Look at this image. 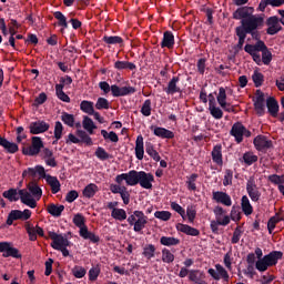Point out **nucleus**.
Masks as SVG:
<instances>
[{
	"mask_svg": "<svg viewBox=\"0 0 284 284\" xmlns=\"http://www.w3.org/2000/svg\"><path fill=\"white\" fill-rule=\"evenodd\" d=\"M99 88L102 90L104 94H112V97L119 98V97H131V94H136V88L131 85L125 87H119L116 84H113L110 87V83L105 81L99 82Z\"/></svg>",
	"mask_w": 284,
	"mask_h": 284,
	"instance_id": "1",
	"label": "nucleus"
},
{
	"mask_svg": "<svg viewBox=\"0 0 284 284\" xmlns=\"http://www.w3.org/2000/svg\"><path fill=\"white\" fill-rule=\"evenodd\" d=\"M49 239H51V241H52L51 247H53V250L61 252L62 256H64V258H68V256H70L72 258V255L70 254V251L68 250V247H72V242H70L62 234H57L55 232H52V231L49 232Z\"/></svg>",
	"mask_w": 284,
	"mask_h": 284,
	"instance_id": "2",
	"label": "nucleus"
},
{
	"mask_svg": "<svg viewBox=\"0 0 284 284\" xmlns=\"http://www.w3.org/2000/svg\"><path fill=\"white\" fill-rule=\"evenodd\" d=\"M241 23L246 34H251L254 41H261V32H258V30H261V28L265 26V19L263 17L251 18L248 20H241Z\"/></svg>",
	"mask_w": 284,
	"mask_h": 284,
	"instance_id": "3",
	"label": "nucleus"
},
{
	"mask_svg": "<svg viewBox=\"0 0 284 284\" xmlns=\"http://www.w3.org/2000/svg\"><path fill=\"white\" fill-rule=\"evenodd\" d=\"M126 221L129 225H133V231L138 233L143 232V230H145V225H148V216L143 211H134Z\"/></svg>",
	"mask_w": 284,
	"mask_h": 284,
	"instance_id": "4",
	"label": "nucleus"
},
{
	"mask_svg": "<svg viewBox=\"0 0 284 284\" xmlns=\"http://www.w3.org/2000/svg\"><path fill=\"white\" fill-rule=\"evenodd\" d=\"M37 170L40 179H45V182L50 185L52 194H59V192H61V182H59V179L57 176L45 174V168L42 165H37Z\"/></svg>",
	"mask_w": 284,
	"mask_h": 284,
	"instance_id": "5",
	"label": "nucleus"
},
{
	"mask_svg": "<svg viewBox=\"0 0 284 284\" xmlns=\"http://www.w3.org/2000/svg\"><path fill=\"white\" fill-rule=\"evenodd\" d=\"M140 175L141 171L131 170L128 173H121L116 175L115 183H118V185H121V183L125 181L126 185L134 187V185H139Z\"/></svg>",
	"mask_w": 284,
	"mask_h": 284,
	"instance_id": "6",
	"label": "nucleus"
},
{
	"mask_svg": "<svg viewBox=\"0 0 284 284\" xmlns=\"http://www.w3.org/2000/svg\"><path fill=\"white\" fill-rule=\"evenodd\" d=\"M230 135L234 136L236 143H243V136L250 139L252 131L247 130L242 122H235L231 128Z\"/></svg>",
	"mask_w": 284,
	"mask_h": 284,
	"instance_id": "7",
	"label": "nucleus"
},
{
	"mask_svg": "<svg viewBox=\"0 0 284 284\" xmlns=\"http://www.w3.org/2000/svg\"><path fill=\"white\" fill-rule=\"evenodd\" d=\"M261 19V16L254 14L253 7H240L233 12V19L236 21H250V19Z\"/></svg>",
	"mask_w": 284,
	"mask_h": 284,
	"instance_id": "8",
	"label": "nucleus"
},
{
	"mask_svg": "<svg viewBox=\"0 0 284 284\" xmlns=\"http://www.w3.org/2000/svg\"><path fill=\"white\" fill-rule=\"evenodd\" d=\"M181 81V74L174 75L166 84V87L163 88V91L169 97H173V94H183V88L179 85Z\"/></svg>",
	"mask_w": 284,
	"mask_h": 284,
	"instance_id": "9",
	"label": "nucleus"
},
{
	"mask_svg": "<svg viewBox=\"0 0 284 284\" xmlns=\"http://www.w3.org/2000/svg\"><path fill=\"white\" fill-rule=\"evenodd\" d=\"M254 110L257 116L265 115V93L261 90H256L255 98H253Z\"/></svg>",
	"mask_w": 284,
	"mask_h": 284,
	"instance_id": "10",
	"label": "nucleus"
},
{
	"mask_svg": "<svg viewBox=\"0 0 284 284\" xmlns=\"http://www.w3.org/2000/svg\"><path fill=\"white\" fill-rule=\"evenodd\" d=\"M246 192L253 201V203H258L261 201V191L258 190V186L256 185V181L254 178H250L246 182Z\"/></svg>",
	"mask_w": 284,
	"mask_h": 284,
	"instance_id": "11",
	"label": "nucleus"
},
{
	"mask_svg": "<svg viewBox=\"0 0 284 284\" xmlns=\"http://www.w3.org/2000/svg\"><path fill=\"white\" fill-rule=\"evenodd\" d=\"M253 144L255 146V150L258 152H267V150H272L274 148V143L272 140H267V136L265 135H257L253 140Z\"/></svg>",
	"mask_w": 284,
	"mask_h": 284,
	"instance_id": "12",
	"label": "nucleus"
},
{
	"mask_svg": "<svg viewBox=\"0 0 284 284\" xmlns=\"http://www.w3.org/2000/svg\"><path fill=\"white\" fill-rule=\"evenodd\" d=\"M266 26V34H270L271 37H274V34H278V32L283 30V26H281V20L276 16L267 18Z\"/></svg>",
	"mask_w": 284,
	"mask_h": 284,
	"instance_id": "13",
	"label": "nucleus"
},
{
	"mask_svg": "<svg viewBox=\"0 0 284 284\" xmlns=\"http://www.w3.org/2000/svg\"><path fill=\"white\" fill-rule=\"evenodd\" d=\"M0 253L2 254L3 258H21V254L19 253L18 248L12 247V244L9 242H0Z\"/></svg>",
	"mask_w": 284,
	"mask_h": 284,
	"instance_id": "14",
	"label": "nucleus"
},
{
	"mask_svg": "<svg viewBox=\"0 0 284 284\" xmlns=\"http://www.w3.org/2000/svg\"><path fill=\"white\" fill-rule=\"evenodd\" d=\"M212 200L215 201V203H221L222 205H225L226 207H232V196L223 191H213L212 193Z\"/></svg>",
	"mask_w": 284,
	"mask_h": 284,
	"instance_id": "15",
	"label": "nucleus"
},
{
	"mask_svg": "<svg viewBox=\"0 0 284 284\" xmlns=\"http://www.w3.org/2000/svg\"><path fill=\"white\" fill-rule=\"evenodd\" d=\"M30 134H43L50 130V123L43 120L31 122L29 125Z\"/></svg>",
	"mask_w": 284,
	"mask_h": 284,
	"instance_id": "16",
	"label": "nucleus"
},
{
	"mask_svg": "<svg viewBox=\"0 0 284 284\" xmlns=\"http://www.w3.org/2000/svg\"><path fill=\"white\" fill-rule=\"evenodd\" d=\"M152 183H154V175L145 171H140L139 184L143 190H152Z\"/></svg>",
	"mask_w": 284,
	"mask_h": 284,
	"instance_id": "17",
	"label": "nucleus"
},
{
	"mask_svg": "<svg viewBox=\"0 0 284 284\" xmlns=\"http://www.w3.org/2000/svg\"><path fill=\"white\" fill-rule=\"evenodd\" d=\"M18 194L23 205H28V207H31V210H34V207H37V200H34V197H32V194H30L28 191L19 190Z\"/></svg>",
	"mask_w": 284,
	"mask_h": 284,
	"instance_id": "18",
	"label": "nucleus"
},
{
	"mask_svg": "<svg viewBox=\"0 0 284 284\" xmlns=\"http://www.w3.org/2000/svg\"><path fill=\"white\" fill-rule=\"evenodd\" d=\"M263 258L265 260L268 267H274V265H277L278 261L283 258V252L272 251L268 254L264 255Z\"/></svg>",
	"mask_w": 284,
	"mask_h": 284,
	"instance_id": "19",
	"label": "nucleus"
},
{
	"mask_svg": "<svg viewBox=\"0 0 284 284\" xmlns=\"http://www.w3.org/2000/svg\"><path fill=\"white\" fill-rule=\"evenodd\" d=\"M266 48L267 45L265 44V42L263 40H258L256 41L255 44H245L244 51L247 54H254V53L263 52L264 50H266Z\"/></svg>",
	"mask_w": 284,
	"mask_h": 284,
	"instance_id": "20",
	"label": "nucleus"
},
{
	"mask_svg": "<svg viewBox=\"0 0 284 284\" xmlns=\"http://www.w3.org/2000/svg\"><path fill=\"white\" fill-rule=\"evenodd\" d=\"M212 161L220 168H223V146L216 144L211 152Z\"/></svg>",
	"mask_w": 284,
	"mask_h": 284,
	"instance_id": "21",
	"label": "nucleus"
},
{
	"mask_svg": "<svg viewBox=\"0 0 284 284\" xmlns=\"http://www.w3.org/2000/svg\"><path fill=\"white\" fill-rule=\"evenodd\" d=\"M235 34L239 38L235 50H243V45H245V39H247V33L243 27V23L235 28Z\"/></svg>",
	"mask_w": 284,
	"mask_h": 284,
	"instance_id": "22",
	"label": "nucleus"
},
{
	"mask_svg": "<svg viewBox=\"0 0 284 284\" xmlns=\"http://www.w3.org/2000/svg\"><path fill=\"white\" fill-rule=\"evenodd\" d=\"M0 146L6 150L8 154H17V151L19 150V144L14 142L8 141L4 136L0 135Z\"/></svg>",
	"mask_w": 284,
	"mask_h": 284,
	"instance_id": "23",
	"label": "nucleus"
},
{
	"mask_svg": "<svg viewBox=\"0 0 284 284\" xmlns=\"http://www.w3.org/2000/svg\"><path fill=\"white\" fill-rule=\"evenodd\" d=\"M151 130H152L154 136H159V139H174V132H172L165 128L152 125Z\"/></svg>",
	"mask_w": 284,
	"mask_h": 284,
	"instance_id": "24",
	"label": "nucleus"
},
{
	"mask_svg": "<svg viewBox=\"0 0 284 284\" xmlns=\"http://www.w3.org/2000/svg\"><path fill=\"white\" fill-rule=\"evenodd\" d=\"M266 108L268 114L273 116V119H276L278 116V101H276V98L270 97L266 99Z\"/></svg>",
	"mask_w": 284,
	"mask_h": 284,
	"instance_id": "25",
	"label": "nucleus"
},
{
	"mask_svg": "<svg viewBox=\"0 0 284 284\" xmlns=\"http://www.w3.org/2000/svg\"><path fill=\"white\" fill-rule=\"evenodd\" d=\"M174 33L172 31H164L163 38L161 41V48H168V50H172L174 48Z\"/></svg>",
	"mask_w": 284,
	"mask_h": 284,
	"instance_id": "26",
	"label": "nucleus"
},
{
	"mask_svg": "<svg viewBox=\"0 0 284 284\" xmlns=\"http://www.w3.org/2000/svg\"><path fill=\"white\" fill-rule=\"evenodd\" d=\"M79 234L81 239H84V241H90L91 243H99L101 241V237L99 235H95L94 232H91L87 227H83L79 231Z\"/></svg>",
	"mask_w": 284,
	"mask_h": 284,
	"instance_id": "27",
	"label": "nucleus"
},
{
	"mask_svg": "<svg viewBox=\"0 0 284 284\" xmlns=\"http://www.w3.org/2000/svg\"><path fill=\"white\" fill-rule=\"evenodd\" d=\"M178 232H182L183 234H186L187 236H199L201 234V231L199 229L192 227L187 224L179 223L176 225Z\"/></svg>",
	"mask_w": 284,
	"mask_h": 284,
	"instance_id": "28",
	"label": "nucleus"
},
{
	"mask_svg": "<svg viewBox=\"0 0 284 284\" xmlns=\"http://www.w3.org/2000/svg\"><path fill=\"white\" fill-rule=\"evenodd\" d=\"M145 154V146L143 144V135H138L135 140V158L138 161H143V156Z\"/></svg>",
	"mask_w": 284,
	"mask_h": 284,
	"instance_id": "29",
	"label": "nucleus"
},
{
	"mask_svg": "<svg viewBox=\"0 0 284 284\" xmlns=\"http://www.w3.org/2000/svg\"><path fill=\"white\" fill-rule=\"evenodd\" d=\"M63 210H65V206L63 204L51 203L47 206V212L51 214V216H54L55 219H59V216L63 214Z\"/></svg>",
	"mask_w": 284,
	"mask_h": 284,
	"instance_id": "30",
	"label": "nucleus"
},
{
	"mask_svg": "<svg viewBox=\"0 0 284 284\" xmlns=\"http://www.w3.org/2000/svg\"><path fill=\"white\" fill-rule=\"evenodd\" d=\"M75 135L79 139L80 144L84 143V145H88V146L94 145V142L92 141V138L90 136V134H88V132L83 130H77Z\"/></svg>",
	"mask_w": 284,
	"mask_h": 284,
	"instance_id": "31",
	"label": "nucleus"
},
{
	"mask_svg": "<svg viewBox=\"0 0 284 284\" xmlns=\"http://www.w3.org/2000/svg\"><path fill=\"white\" fill-rule=\"evenodd\" d=\"M102 41L106 43V45H120V48H123V38L119 36H104Z\"/></svg>",
	"mask_w": 284,
	"mask_h": 284,
	"instance_id": "32",
	"label": "nucleus"
},
{
	"mask_svg": "<svg viewBox=\"0 0 284 284\" xmlns=\"http://www.w3.org/2000/svg\"><path fill=\"white\" fill-rule=\"evenodd\" d=\"M241 207L245 216H250L254 212V207L250 203V197H247V195L242 196Z\"/></svg>",
	"mask_w": 284,
	"mask_h": 284,
	"instance_id": "33",
	"label": "nucleus"
},
{
	"mask_svg": "<svg viewBox=\"0 0 284 284\" xmlns=\"http://www.w3.org/2000/svg\"><path fill=\"white\" fill-rule=\"evenodd\" d=\"M219 225H223L224 227L225 225H230V216L224 215L222 221H211L210 227L213 234H219Z\"/></svg>",
	"mask_w": 284,
	"mask_h": 284,
	"instance_id": "34",
	"label": "nucleus"
},
{
	"mask_svg": "<svg viewBox=\"0 0 284 284\" xmlns=\"http://www.w3.org/2000/svg\"><path fill=\"white\" fill-rule=\"evenodd\" d=\"M80 110L84 114H89V116H92V114H94V102L88 101V100H83L80 103Z\"/></svg>",
	"mask_w": 284,
	"mask_h": 284,
	"instance_id": "35",
	"label": "nucleus"
},
{
	"mask_svg": "<svg viewBox=\"0 0 284 284\" xmlns=\"http://www.w3.org/2000/svg\"><path fill=\"white\" fill-rule=\"evenodd\" d=\"M155 254H156V246H154V244H146L143 247L142 256H144L146 261H151L152 258H154Z\"/></svg>",
	"mask_w": 284,
	"mask_h": 284,
	"instance_id": "36",
	"label": "nucleus"
},
{
	"mask_svg": "<svg viewBox=\"0 0 284 284\" xmlns=\"http://www.w3.org/2000/svg\"><path fill=\"white\" fill-rule=\"evenodd\" d=\"M97 192H99V186L94 183H90L83 189L82 194L85 199H92Z\"/></svg>",
	"mask_w": 284,
	"mask_h": 284,
	"instance_id": "37",
	"label": "nucleus"
},
{
	"mask_svg": "<svg viewBox=\"0 0 284 284\" xmlns=\"http://www.w3.org/2000/svg\"><path fill=\"white\" fill-rule=\"evenodd\" d=\"M28 190L36 199H41V196H43V190H41V186H39L37 182H30L28 184Z\"/></svg>",
	"mask_w": 284,
	"mask_h": 284,
	"instance_id": "38",
	"label": "nucleus"
},
{
	"mask_svg": "<svg viewBox=\"0 0 284 284\" xmlns=\"http://www.w3.org/2000/svg\"><path fill=\"white\" fill-rule=\"evenodd\" d=\"M145 152L153 159V161H161V155H159V152L154 150V144L152 142H145Z\"/></svg>",
	"mask_w": 284,
	"mask_h": 284,
	"instance_id": "39",
	"label": "nucleus"
},
{
	"mask_svg": "<svg viewBox=\"0 0 284 284\" xmlns=\"http://www.w3.org/2000/svg\"><path fill=\"white\" fill-rule=\"evenodd\" d=\"M82 128L87 130L89 134H94V130H97V126L94 125V121H92L91 118L88 115L83 116Z\"/></svg>",
	"mask_w": 284,
	"mask_h": 284,
	"instance_id": "40",
	"label": "nucleus"
},
{
	"mask_svg": "<svg viewBox=\"0 0 284 284\" xmlns=\"http://www.w3.org/2000/svg\"><path fill=\"white\" fill-rule=\"evenodd\" d=\"M2 196L4 199H8V201H10V203H14L17 201H19V191H17V189H9L7 191H4L2 193Z\"/></svg>",
	"mask_w": 284,
	"mask_h": 284,
	"instance_id": "41",
	"label": "nucleus"
},
{
	"mask_svg": "<svg viewBox=\"0 0 284 284\" xmlns=\"http://www.w3.org/2000/svg\"><path fill=\"white\" fill-rule=\"evenodd\" d=\"M55 95L63 103H70V95L63 92V84H55Z\"/></svg>",
	"mask_w": 284,
	"mask_h": 284,
	"instance_id": "42",
	"label": "nucleus"
},
{
	"mask_svg": "<svg viewBox=\"0 0 284 284\" xmlns=\"http://www.w3.org/2000/svg\"><path fill=\"white\" fill-rule=\"evenodd\" d=\"M114 68L115 70H134L136 64L130 61H115Z\"/></svg>",
	"mask_w": 284,
	"mask_h": 284,
	"instance_id": "43",
	"label": "nucleus"
},
{
	"mask_svg": "<svg viewBox=\"0 0 284 284\" xmlns=\"http://www.w3.org/2000/svg\"><path fill=\"white\" fill-rule=\"evenodd\" d=\"M161 245H164L165 247H172L174 245H179L181 243V240L176 237H170V236H162L160 239Z\"/></svg>",
	"mask_w": 284,
	"mask_h": 284,
	"instance_id": "44",
	"label": "nucleus"
},
{
	"mask_svg": "<svg viewBox=\"0 0 284 284\" xmlns=\"http://www.w3.org/2000/svg\"><path fill=\"white\" fill-rule=\"evenodd\" d=\"M21 210H12L7 217V225H12L14 221H22Z\"/></svg>",
	"mask_w": 284,
	"mask_h": 284,
	"instance_id": "45",
	"label": "nucleus"
},
{
	"mask_svg": "<svg viewBox=\"0 0 284 284\" xmlns=\"http://www.w3.org/2000/svg\"><path fill=\"white\" fill-rule=\"evenodd\" d=\"M54 19L58 20V26L63 29H68V18L61 11H55L53 13Z\"/></svg>",
	"mask_w": 284,
	"mask_h": 284,
	"instance_id": "46",
	"label": "nucleus"
},
{
	"mask_svg": "<svg viewBox=\"0 0 284 284\" xmlns=\"http://www.w3.org/2000/svg\"><path fill=\"white\" fill-rule=\"evenodd\" d=\"M94 154L99 161H108V159H112V155L108 153L103 146H98Z\"/></svg>",
	"mask_w": 284,
	"mask_h": 284,
	"instance_id": "47",
	"label": "nucleus"
},
{
	"mask_svg": "<svg viewBox=\"0 0 284 284\" xmlns=\"http://www.w3.org/2000/svg\"><path fill=\"white\" fill-rule=\"evenodd\" d=\"M111 216L115 221H125V219H128V213L123 209H113Z\"/></svg>",
	"mask_w": 284,
	"mask_h": 284,
	"instance_id": "48",
	"label": "nucleus"
},
{
	"mask_svg": "<svg viewBox=\"0 0 284 284\" xmlns=\"http://www.w3.org/2000/svg\"><path fill=\"white\" fill-rule=\"evenodd\" d=\"M101 135L103 136L104 141L109 140L111 143H119V135L114 131L108 132L105 130H101Z\"/></svg>",
	"mask_w": 284,
	"mask_h": 284,
	"instance_id": "49",
	"label": "nucleus"
},
{
	"mask_svg": "<svg viewBox=\"0 0 284 284\" xmlns=\"http://www.w3.org/2000/svg\"><path fill=\"white\" fill-rule=\"evenodd\" d=\"M40 152L41 150L38 149V146H34V144L22 148V154H24V156H37Z\"/></svg>",
	"mask_w": 284,
	"mask_h": 284,
	"instance_id": "50",
	"label": "nucleus"
},
{
	"mask_svg": "<svg viewBox=\"0 0 284 284\" xmlns=\"http://www.w3.org/2000/svg\"><path fill=\"white\" fill-rule=\"evenodd\" d=\"M242 160L244 161L245 165H254V163L258 161V156L254 155L252 152H246L243 154ZM242 160L240 159V161Z\"/></svg>",
	"mask_w": 284,
	"mask_h": 284,
	"instance_id": "51",
	"label": "nucleus"
},
{
	"mask_svg": "<svg viewBox=\"0 0 284 284\" xmlns=\"http://www.w3.org/2000/svg\"><path fill=\"white\" fill-rule=\"evenodd\" d=\"M196 179H199V174L193 173L187 178L186 187L190 192H196Z\"/></svg>",
	"mask_w": 284,
	"mask_h": 284,
	"instance_id": "52",
	"label": "nucleus"
},
{
	"mask_svg": "<svg viewBox=\"0 0 284 284\" xmlns=\"http://www.w3.org/2000/svg\"><path fill=\"white\" fill-rule=\"evenodd\" d=\"M73 224L75 225V227H79V230L88 227V225H85V216H83V214L81 213H78L73 216Z\"/></svg>",
	"mask_w": 284,
	"mask_h": 284,
	"instance_id": "53",
	"label": "nucleus"
},
{
	"mask_svg": "<svg viewBox=\"0 0 284 284\" xmlns=\"http://www.w3.org/2000/svg\"><path fill=\"white\" fill-rule=\"evenodd\" d=\"M61 121L64 123V125H68L69 128H74V114L62 112Z\"/></svg>",
	"mask_w": 284,
	"mask_h": 284,
	"instance_id": "54",
	"label": "nucleus"
},
{
	"mask_svg": "<svg viewBox=\"0 0 284 284\" xmlns=\"http://www.w3.org/2000/svg\"><path fill=\"white\" fill-rule=\"evenodd\" d=\"M24 227L29 235V241H37V227H34L30 222H26Z\"/></svg>",
	"mask_w": 284,
	"mask_h": 284,
	"instance_id": "55",
	"label": "nucleus"
},
{
	"mask_svg": "<svg viewBox=\"0 0 284 284\" xmlns=\"http://www.w3.org/2000/svg\"><path fill=\"white\" fill-rule=\"evenodd\" d=\"M252 80H253L255 88H261V85H263V83L265 81V75H263V73H261L258 71H254V73L252 75Z\"/></svg>",
	"mask_w": 284,
	"mask_h": 284,
	"instance_id": "56",
	"label": "nucleus"
},
{
	"mask_svg": "<svg viewBox=\"0 0 284 284\" xmlns=\"http://www.w3.org/2000/svg\"><path fill=\"white\" fill-rule=\"evenodd\" d=\"M140 112L141 114H143V116H150L152 114V100H145L142 104Z\"/></svg>",
	"mask_w": 284,
	"mask_h": 284,
	"instance_id": "57",
	"label": "nucleus"
},
{
	"mask_svg": "<svg viewBox=\"0 0 284 284\" xmlns=\"http://www.w3.org/2000/svg\"><path fill=\"white\" fill-rule=\"evenodd\" d=\"M227 101V93L225 92V88L221 87L219 89V94H217V103L221 105V108H225V103Z\"/></svg>",
	"mask_w": 284,
	"mask_h": 284,
	"instance_id": "58",
	"label": "nucleus"
},
{
	"mask_svg": "<svg viewBox=\"0 0 284 284\" xmlns=\"http://www.w3.org/2000/svg\"><path fill=\"white\" fill-rule=\"evenodd\" d=\"M162 262L168 264L174 263V255L170 248L162 250Z\"/></svg>",
	"mask_w": 284,
	"mask_h": 284,
	"instance_id": "59",
	"label": "nucleus"
},
{
	"mask_svg": "<svg viewBox=\"0 0 284 284\" xmlns=\"http://www.w3.org/2000/svg\"><path fill=\"white\" fill-rule=\"evenodd\" d=\"M53 134L57 141H61V139H63V123L60 121L55 122Z\"/></svg>",
	"mask_w": 284,
	"mask_h": 284,
	"instance_id": "60",
	"label": "nucleus"
},
{
	"mask_svg": "<svg viewBox=\"0 0 284 284\" xmlns=\"http://www.w3.org/2000/svg\"><path fill=\"white\" fill-rule=\"evenodd\" d=\"M73 276L75 278H83V276H85V274H88V271L85 270V267L83 266H79L75 265L72 270H71Z\"/></svg>",
	"mask_w": 284,
	"mask_h": 284,
	"instance_id": "61",
	"label": "nucleus"
},
{
	"mask_svg": "<svg viewBox=\"0 0 284 284\" xmlns=\"http://www.w3.org/2000/svg\"><path fill=\"white\" fill-rule=\"evenodd\" d=\"M230 216H231V221H235V223H239V221H241V206L233 205Z\"/></svg>",
	"mask_w": 284,
	"mask_h": 284,
	"instance_id": "62",
	"label": "nucleus"
},
{
	"mask_svg": "<svg viewBox=\"0 0 284 284\" xmlns=\"http://www.w3.org/2000/svg\"><path fill=\"white\" fill-rule=\"evenodd\" d=\"M234 179V171L231 169L225 170L224 179H223V185L224 187H227V185H232V180Z\"/></svg>",
	"mask_w": 284,
	"mask_h": 284,
	"instance_id": "63",
	"label": "nucleus"
},
{
	"mask_svg": "<svg viewBox=\"0 0 284 284\" xmlns=\"http://www.w3.org/2000/svg\"><path fill=\"white\" fill-rule=\"evenodd\" d=\"M242 236H243V230L241 229V226H236L233 232V236L231 239L232 245H236V243H239V241H241Z\"/></svg>",
	"mask_w": 284,
	"mask_h": 284,
	"instance_id": "64",
	"label": "nucleus"
}]
</instances>
